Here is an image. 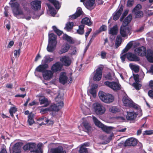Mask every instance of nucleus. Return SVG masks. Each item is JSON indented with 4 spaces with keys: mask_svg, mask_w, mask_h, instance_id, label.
<instances>
[{
    "mask_svg": "<svg viewBox=\"0 0 153 153\" xmlns=\"http://www.w3.org/2000/svg\"><path fill=\"white\" fill-rule=\"evenodd\" d=\"M144 28V26H141V27H140L139 28L137 29L136 31L137 32H142Z\"/></svg>",
    "mask_w": 153,
    "mask_h": 153,
    "instance_id": "nucleus-61",
    "label": "nucleus"
},
{
    "mask_svg": "<svg viewBox=\"0 0 153 153\" xmlns=\"http://www.w3.org/2000/svg\"><path fill=\"white\" fill-rule=\"evenodd\" d=\"M13 153H20V144L16 143L13 146Z\"/></svg>",
    "mask_w": 153,
    "mask_h": 153,
    "instance_id": "nucleus-35",
    "label": "nucleus"
},
{
    "mask_svg": "<svg viewBox=\"0 0 153 153\" xmlns=\"http://www.w3.org/2000/svg\"><path fill=\"white\" fill-rule=\"evenodd\" d=\"M62 97L59 95L56 97L55 101L57 102L56 104H53L49 108L50 111H58L63 106V102L62 101Z\"/></svg>",
    "mask_w": 153,
    "mask_h": 153,
    "instance_id": "nucleus-4",
    "label": "nucleus"
},
{
    "mask_svg": "<svg viewBox=\"0 0 153 153\" xmlns=\"http://www.w3.org/2000/svg\"><path fill=\"white\" fill-rule=\"evenodd\" d=\"M74 26V23L73 22H69L66 24L65 28L67 31H69Z\"/></svg>",
    "mask_w": 153,
    "mask_h": 153,
    "instance_id": "nucleus-41",
    "label": "nucleus"
},
{
    "mask_svg": "<svg viewBox=\"0 0 153 153\" xmlns=\"http://www.w3.org/2000/svg\"><path fill=\"white\" fill-rule=\"evenodd\" d=\"M33 115L31 113L29 114L27 122L30 125H31L34 123L33 119Z\"/></svg>",
    "mask_w": 153,
    "mask_h": 153,
    "instance_id": "nucleus-43",
    "label": "nucleus"
},
{
    "mask_svg": "<svg viewBox=\"0 0 153 153\" xmlns=\"http://www.w3.org/2000/svg\"><path fill=\"white\" fill-rule=\"evenodd\" d=\"M132 14H129L123 21V25L126 26L128 25L129 23L131 22L132 19Z\"/></svg>",
    "mask_w": 153,
    "mask_h": 153,
    "instance_id": "nucleus-36",
    "label": "nucleus"
},
{
    "mask_svg": "<svg viewBox=\"0 0 153 153\" xmlns=\"http://www.w3.org/2000/svg\"><path fill=\"white\" fill-rule=\"evenodd\" d=\"M20 53V49L18 50H15L14 51V56L16 58L19 57Z\"/></svg>",
    "mask_w": 153,
    "mask_h": 153,
    "instance_id": "nucleus-53",
    "label": "nucleus"
},
{
    "mask_svg": "<svg viewBox=\"0 0 153 153\" xmlns=\"http://www.w3.org/2000/svg\"><path fill=\"white\" fill-rule=\"evenodd\" d=\"M122 38L120 35H118L117 36L115 44L116 48H118L120 45L122 43Z\"/></svg>",
    "mask_w": 153,
    "mask_h": 153,
    "instance_id": "nucleus-34",
    "label": "nucleus"
},
{
    "mask_svg": "<svg viewBox=\"0 0 153 153\" xmlns=\"http://www.w3.org/2000/svg\"><path fill=\"white\" fill-rule=\"evenodd\" d=\"M153 134V130H147L145 131L144 135H150Z\"/></svg>",
    "mask_w": 153,
    "mask_h": 153,
    "instance_id": "nucleus-58",
    "label": "nucleus"
},
{
    "mask_svg": "<svg viewBox=\"0 0 153 153\" xmlns=\"http://www.w3.org/2000/svg\"><path fill=\"white\" fill-rule=\"evenodd\" d=\"M134 0H128L127 4V6L128 7H131L134 4Z\"/></svg>",
    "mask_w": 153,
    "mask_h": 153,
    "instance_id": "nucleus-52",
    "label": "nucleus"
},
{
    "mask_svg": "<svg viewBox=\"0 0 153 153\" xmlns=\"http://www.w3.org/2000/svg\"><path fill=\"white\" fill-rule=\"evenodd\" d=\"M137 114L134 111L127 112L126 117L127 120H134L136 119Z\"/></svg>",
    "mask_w": 153,
    "mask_h": 153,
    "instance_id": "nucleus-20",
    "label": "nucleus"
},
{
    "mask_svg": "<svg viewBox=\"0 0 153 153\" xmlns=\"http://www.w3.org/2000/svg\"><path fill=\"white\" fill-rule=\"evenodd\" d=\"M38 121H42L40 124L42 125V124H46L48 123V125H52L53 124V120L51 119H48L45 117H42L39 118Z\"/></svg>",
    "mask_w": 153,
    "mask_h": 153,
    "instance_id": "nucleus-21",
    "label": "nucleus"
},
{
    "mask_svg": "<svg viewBox=\"0 0 153 153\" xmlns=\"http://www.w3.org/2000/svg\"><path fill=\"white\" fill-rule=\"evenodd\" d=\"M52 28L54 32L59 36H60L62 34V32L58 29L55 26H53Z\"/></svg>",
    "mask_w": 153,
    "mask_h": 153,
    "instance_id": "nucleus-48",
    "label": "nucleus"
},
{
    "mask_svg": "<svg viewBox=\"0 0 153 153\" xmlns=\"http://www.w3.org/2000/svg\"><path fill=\"white\" fill-rule=\"evenodd\" d=\"M51 153H66L65 151L64 150L63 148L61 146H59L56 148L51 149Z\"/></svg>",
    "mask_w": 153,
    "mask_h": 153,
    "instance_id": "nucleus-24",
    "label": "nucleus"
},
{
    "mask_svg": "<svg viewBox=\"0 0 153 153\" xmlns=\"http://www.w3.org/2000/svg\"><path fill=\"white\" fill-rule=\"evenodd\" d=\"M63 39L66 40L70 43H72L73 41L71 38L67 35H64L63 36Z\"/></svg>",
    "mask_w": 153,
    "mask_h": 153,
    "instance_id": "nucleus-49",
    "label": "nucleus"
},
{
    "mask_svg": "<svg viewBox=\"0 0 153 153\" xmlns=\"http://www.w3.org/2000/svg\"><path fill=\"white\" fill-rule=\"evenodd\" d=\"M70 47V45L68 43H66L64 44L62 46L61 49L59 51L58 53L59 54H61L67 52L69 50Z\"/></svg>",
    "mask_w": 153,
    "mask_h": 153,
    "instance_id": "nucleus-23",
    "label": "nucleus"
},
{
    "mask_svg": "<svg viewBox=\"0 0 153 153\" xmlns=\"http://www.w3.org/2000/svg\"><path fill=\"white\" fill-rule=\"evenodd\" d=\"M57 42H56L55 41L53 42H51L50 41L47 48V51L50 52H53L55 49Z\"/></svg>",
    "mask_w": 153,
    "mask_h": 153,
    "instance_id": "nucleus-17",
    "label": "nucleus"
},
{
    "mask_svg": "<svg viewBox=\"0 0 153 153\" xmlns=\"http://www.w3.org/2000/svg\"><path fill=\"white\" fill-rule=\"evenodd\" d=\"M12 8L13 13L15 16L18 19L25 18L27 20L31 19L30 16L27 17L24 13L22 10L19 7V4L17 1L13 2L10 4Z\"/></svg>",
    "mask_w": 153,
    "mask_h": 153,
    "instance_id": "nucleus-2",
    "label": "nucleus"
},
{
    "mask_svg": "<svg viewBox=\"0 0 153 153\" xmlns=\"http://www.w3.org/2000/svg\"><path fill=\"white\" fill-rule=\"evenodd\" d=\"M14 44V42L13 41H10L9 43L7 46V47L8 48H11L13 45Z\"/></svg>",
    "mask_w": 153,
    "mask_h": 153,
    "instance_id": "nucleus-63",
    "label": "nucleus"
},
{
    "mask_svg": "<svg viewBox=\"0 0 153 153\" xmlns=\"http://www.w3.org/2000/svg\"><path fill=\"white\" fill-rule=\"evenodd\" d=\"M60 60L62 63L63 65L66 66L70 65L71 63V58L68 56H62L60 59Z\"/></svg>",
    "mask_w": 153,
    "mask_h": 153,
    "instance_id": "nucleus-14",
    "label": "nucleus"
},
{
    "mask_svg": "<svg viewBox=\"0 0 153 153\" xmlns=\"http://www.w3.org/2000/svg\"><path fill=\"white\" fill-rule=\"evenodd\" d=\"M99 96L101 101L107 103L112 102L114 99V97L112 95L105 93L102 91H100L99 92Z\"/></svg>",
    "mask_w": 153,
    "mask_h": 153,
    "instance_id": "nucleus-3",
    "label": "nucleus"
},
{
    "mask_svg": "<svg viewBox=\"0 0 153 153\" xmlns=\"http://www.w3.org/2000/svg\"><path fill=\"white\" fill-rule=\"evenodd\" d=\"M82 123L83 126L85 129L88 131L90 130L91 127L89 124L88 123L84 122Z\"/></svg>",
    "mask_w": 153,
    "mask_h": 153,
    "instance_id": "nucleus-50",
    "label": "nucleus"
},
{
    "mask_svg": "<svg viewBox=\"0 0 153 153\" xmlns=\"http://www.w3.org/2000/svg\"><path fill=\"white\" fill-rule=\"evenodd\" d=\"M82 13L81 8L78 7L77 8L76 12L73 15L69 16V18L71 19H74L79 16Z\"/></svg>",
    "mask_w": 153,
    "mask_h": 153,
    "instance_id": "nucleus-25",
    "label": "nucleus"
},
{
    "mask_svg": "<svg viewBox=\"0 0 153 153\" xmlns=\"http://www.w3.org/2000/svg\"><path fill=\"white\" fill-rule=\"evenodd\" d=\"M132 45V43L131 42L129 43L127 45L126 47L122 51V53H124L127 52L131 48ZM120 58L123 62L125 61L126 58H127L129 60L132 61L137 62L140 60L139 57L137 55L131 53H128L124 54H121Z\"/></svg>",
    "mask_w": 153,
    "mask_h": 153,
    "instance_id": "nucleus-1",
    "label": "nucleus"
},
{
    "mask_svg": "<svg viewBox=\"0 0 153 153\" xmlns=\"http://www.w3.org/2000/svg\"><path fill=\"white\" fill-rule=\"evenodd\" d=\"M54 59V57L50 55H47L45 56L42 60V62L43 64H47L53 60Z\"/></svg>",
    "mask_w": 153,
    "mask_h": 153,
    "instance_id": "nucleus-27",
    "label": "nucleus"
},
{
    "mask_svg": "<svg viewBox=\"0 0 153 153\" xmlns=\"http://www.w3.org/2000/svg\"><path fill=\"white\" fill-rule=\"evenodd\" d=\"M48 68V64H43V65H40L36 68V70L37 71L39 72H44L45 69Z\"/></svg>",
    "mask_w": 153,
    "mask_h": 153,
    "instance_id": "nucleus-30",
    "label": "nucleus"
},
{
    "mask_svg": "<svg viewBox=\"0 0 153 153\" xmlns=\"http://www.w3.org/2000/svg\"><path fill=\"white\" fill-rule=\"evenodd\" d=\"M134 79L136 82H139L143 79L144 76V74L142 71H140L139 73L136 74H133Z\"/></svg>",
    "mask_w": 153,
    "mask_h": 153,
    "instance_id": "nucleus-18",
    "label": "nucleus"
},
{
    "mask_svg": "<svg viewBox=\"0 0 153 153\" xmlns=\"http://www.w3.org/2000/svg\"><path fill=\"white\" fill-rule=\"evenodd\" d=\"M39 100L41 104H44V107H47L49 105V102L47 98L43 97H41L39 98Z\"/></svg>",
    "mask_w": 153,
    "mask_h": 153,
    "instance_id": "nucleus-31",
    "label": "nucleus"
},
{
    "mask_svg": "<svg viewBox=\"0 0 153 153\" xmlns=\"http://www.w3.org/2000/svg\"><path fill=\"white\" fill-rule=\"evenodd\" d=\"M103 68L102 67H98L93 73V79L95 81H99L101 79Z\"/></svg>",
    "mask_w": 153,
    "mask_h": 153,
    "instance_id": "nucleus-8",
    "label": "nucleus"
},
{
    "mask_svg": "<svg viewBox=\"0 0 153 153\" xmlns=\"http://www.w3.org/2000/svg\"><path fill=\"white\" fill-rule=\"evenodd\" d=\"M80 153H88L87 149L85 148L84 146H82L80 148L79 150Z\"/></svg>",
    "mask_w": 153,
    "mask_h": 153,
    "instance_id": "nucleus-51",
    "label": "nucleus"
},
{
    "mask_svg": "<svg viewBox=\"0 0 153 153\" xmlns=\"http://www.w3.org/2000/svg\"><path fill=\"white\" fill-rule=\"evenodd\" d=\"M89 91L93 97H95L96 96V90L91 88L90 90Z\"/></svg>",
    "mask_w": 153,
    "mask_h": 153,
    "instance_id": "nucleus-59",
    "label": "nucleus"
},
{
    "mask_svg": "<svg viewBox=\"0 0 153 153\" xmlns=\"http://www.w3.org/2000/svg\"><path fill=\"white\" fill-rule=\"evenodd\" d=\"M30 149H33V150H31V152H34V153H42V151L41 148L39 146L36 149L35 148L36 145L35 143H29Z\"/></svg>",
    "mask_w": 153,
    "mask_h": 153,
    "instance_id": "nucleus-15",
    "label": "nucleus"
},
{
    "mask_svg": "<svg viewBox=\"0 0 153 153\" xmlns=\"http://www.w3.org/2000/svg\"><path fill=\"white\" fill-rule=\"evenodd\" d=\"M68 78L65 73H61L59 78V82L62 84H64L67 82Z\"/></svg>",
    "mask_w": 153,
    "mask_h": 153,
    "instance_id": "nucleus-28",
    "label": "nucleus"
},
{
    "mask_svg": "<svg viewBox=\"0 0 153 153\" xmlns=\"http://www.w3.org/2000/svg\"><path fill=\"white\" fill-rule=\"evenodd\" d=\"M141 7V5L138 4L132 10V13L135 16V18H140L143 16V12L140 10Z\"/></svg>",
    "mask_w": 153,
    "mask_h": 153,
    "instance_id": "nucleus-10",
    "label": "nucleus"
},
{
    "mask_svg": "<svg viewBox=\"0 0 153 153\" xmlns=\"http://www.w3.org/2000/svg\"><path fill=\"white\" fill-rule=\"evenodd\" d=\"M81 23L86 25L90 26L91 24V22L89 18L87 17H85L82 19Z\"/></svg>",
    "mask_w": 153,
    "mask_h": 153,
    "instance_id": "nucleus-40",
    "label": "nucleus"
},
{
    "mask_svg": "<svg viewBox=\"0 0 153 153\" xmlns=\"http://www.w3.org/2000/svg\"><path fill=\"white\" fill-rule=\"evenodd\" d=\"M17 110V108L15 106L12 107L10 108L9 110V112L11 117H13L14 116L13 114L15 113Z\"/></svg>",
    "mask_w": 153,
    "mask_h": 153,
    "instance_id": "nucleus-46",
    "label": "nucleus"
},
{
    "mask_svg": "<svg viewBox=\"0 0 153 153\" xmlns=\"http://www.w3.org/2000/svg\"><path fill=\"white\" fill-rule=\"evenodd\" d=\"M63 65L60 62H57L53 64L51 67V70L53 72L61 71Z\"/></svg>",
    "mask_w": 153,
    "mask_h": 153,
    "instance_id": "nucleus-13",
    "label": "nucleus"
},
{
    "mask_svg": "<svg viewBox=\"0 0 153 153\" xmlns=\"http://www.w3.org/2000/svg\"><path fill=\"white\" fill-rule=\"evenodd\" d=\"M137 140L136 139L131 138L127 140L125 143V146H134L137 144Z\"/></svg>",
    "mask_w": 153,
    "mask_h": 153,
    "instance_id": "nucleus-19",
    "label": "nucleus"
},
{
    "mask_svg": "<svg viewBox=\"0 0 153 153\" xmlns=\"http://www.w3.org/2000/svg\"><path fill=\"white\" fill-rule=\"evenodd\" d=\"M95 0H89L86 1L85 4V7L88 9L91 10L94 8Z\"/></svg>",
    "mask_w": 153,
    "mask_h": 153,
    "instance_id": "nucleus-26",
    "label": "nucleus"
},
{
    "mask_svg": "<svg viewBox=\"0 0 153 153\" xmlns=\"http://www.w3.org/2000/svg\"><path fill=\"white\" fill-rule=\"evenodd\" d=\"M32 9L34 10H38L41 8V1H34L31 3Z\"/></svg>",
    "mask_w": 153,
    "mask_h": 153,
    "instance_id": "nucleus-22",
    "label": "nucleus"
},
{
    "mask_svg": "<svg viewBox=\"0 0 153 153\" xmlns=\"http://www.w3.org/2000/svg\"><path fill=\"white\" fill-rule=\"evenodd\" d=\"M109 110L110 111L113 113H116L120 111V109L115 106L111 107L109 108Z\"/></svg>",
    "mask_w": 153,
    "mask_h": 153,
    "instance_id": "nucleus-45",
    "label": "nucleus"
},
{
    "mask_svg": "<svg viewBox=\"0 0 153 153\" xmlns=\"http://www.w3.org/2000/svg\"><path fill=\"white\" fill-rule=\"evenodd\" d=\"M92 119L95 125L98 127L101 128L104 132L109 133L113 129V127L103 125L98 119L94 116H92Z\"/></svg>",
    "mask_w": 153,
    "mask_h": 153,
    "instance_id": "nucleus-5",
    "label": "nucleus"
},
{
    "mask_svg": "<svg viewBox=\"0 0 153 153\" xmlns=\"http://www.w3.org/2000/svg\"><path fill=\"white\" fill-rule=\"evenodd\" d=\"M93 108L96 114L101 115L104 114L106 111L105 107L101 104L96 102L93 105Z\"/></svg>",
    "mask_w": 153,
    "mask_h": 153,
    "instance_id": "nucleus-6",
    "label": "nucleus"
},
{
    "mask_svg": "<svg viewBox=\"0 0 153 153\" xmlns=\"http://www.w3.org/2000/svg\"><path fill=\"white\" fill-rule=\"evenodd\" d=\"M107 53L104 51H102L101 52L100 56L102 59H105L106 57Z\"/></svg>",
    "mask_w": 153,
    "mask_h": 153,
    "instance_id": "nucleus-55",
    "label": "nucleus"
},
{
    "mask_svg": "<svg viewBox=\"0 0 153 153\" xmlns=\"http://www.w3.org/2000/svg\"><path fill=\"white\" fill-rule=\"evenodd\" d=\"M123 102L124 105L127 107H133L137 109V105L134 103L127 96H125L123 98Z\"/></svg>",
    "mask_w": 153,
    "mask_h": 153,
    "instance_id": "nucleus-7",
    "label": "nucleus"
},
{
    "mask_svg": "<svg viewBox=\"0 0 153 153\" xmlns=\"http://www.w3.org/2000/svg\"><path fill=\"white\" fill-rule=\"evenodd\" d=\"M50 111L49 108H42L40 109V112L42 114L46 113L48 111Z\"/></svg>",
    "mask_w": 153,
    "mask_h": 153,
    "instance_id": "nucleus-57",
    "label": "nucleus"
},
{
    "mask_svg": "<svg viewBox=\"0 0 153 153\" xmlns=\"http://www.w3.org/2000/svg\"><path fill=\"white\" fill-rule=\"evenodd\" d=\"M53 72L51 70H45L43 73V76L45 80H49L53 77Z\"/></svg>",
    "mask_w": 153,
    "mask_h": 153,
    "instance_id": "nucleus-16",
    "label": "nucleus"
},
{
    "mask_svg": "<svg viewBox=\"0 0 153 153\" xmlns=\"http://www.w3.org/2000/svg\"><path fill=\"white\" fill-rule=\"evenodd\" d=\"M84 25H81L79 26V29L77 30V33L79 34L82 35L84 32Z\"/></svg>",
    "mask_w": 153,
    "mask_h": 153,
    "instance_id": "nucleus-44",
    "label": "nucleus"
},
{
    "mask_svg": "<svg viewBox=\"0 0 153 153\" xmlns=\"http://www.w3.org/2000/svg\"><path fill=\"white\" fill-rule=\"evenodd\" d=\"M48 36V42H49L50 41H51V42H53L54 41L56 42H57L56 40V36L53 33L49 34Z\"/></svg>",
    "mask_w": 153,
    "mask_h": 153,
    "instance_id": "nucleus-42",
    "label": "nucleus"
},
{
    "mask_svg": "<svg viewBox=\"0 0 153 153\" xmlns=\"http://www.w3.org/2000/svg\"><path fill=\"white\" fill-rule=\"evenodd\" d=\"M30 145L29 143H28L26 144L23 147V149L25 150L30 149Z\"/></svg>",
    "mask_w": 153,
    "mask_h": 153,
    "instance_id": "nucleus-60",
    "label": "nucleus"
},
{
    "mask_svg": "<svg viewBox=\"0 0 153 153\" xmlns=\"http://www.w3.org/2000/svg\"><path fill=\"white\" fill-rule=\"evenodd\" d=\"M100 29L101 31H105L106 30L107 27L105 25H103L100 27Z\"/></svg>",
    "mask_w": 153,
    "mask_h": 153,
    "instance_id": "nucleus-62",
    "label": "nucleus"
},
{
    "mask_svg": "<svg viewBox=\"0 0 153 153\" xmlns=\"http://www.w3.org/2000/svg\"><path fill=\"white\" fill-rule=\"evenodd\" d=\"M128 11L129 10L128 9L126 10L125 11L122 15V16L120 19V21H122L123 20L124 17L128 14Z\"/></svg>",
    "mask_w": 153,
    "mask_h": 153,
    "instance_id": "nucleus-56",
    "label": "nucleus"
},
{
    "mask_svg": "<svg viewBox=\"0 0 153 153\" xmlns=\"http://www.w3.org/2000/svg\"><path fill=\"white\" fill-rule=\"evenodd\" d=\"M57 9H59L60 7V4L59 1L56 0H48Z\"/></svg>",
    "mask_w": 153,
    "mask_h": 153,
    "instance_id": "nucleus-39",
    "label": "nucleus"
},
{
    "mask_svg": "<svg viewBox=\"0 0 153 153\" xmlns=\"http://www.w3.org/2000/svg\"><path fill=\"white\" fill-rule=\"evenodd\" d=\"M48 7L50 14L52 16H54L57 13L56 10L53 8L49 6H48Z\"/></svg>",
    "mask_w": 153,
    "mask_h": 153,
    "instance_id": "nucleus-47",
    "label": "nucleus"
},
{
    "mask_svg": "<svg viewBox=\"0 0 153 153\" xmlns=\"http://www.w3.org/2000/svg\"><path fill=\"white\" fill-rule=\"evenodd\" d=\"M129 66L131 69L135 72L137 73L139 71V67L138 65L132 64H130Z\"/></svg>",
    "mask_w": 153,
    "mask_h": 153,
    "instance_id": "nucleus-38",
    "label": "nucleus"
},
{
    "mask_svg": "<svg viewBox=\"0 0 153 153\" xmlns=\"http://www.w3.org/2000/svg\"><path fill=\"white\" fill-rule=\"evenodd\" d=\"M130 28L126 25H123L120 29V33L123 37H126L131 34Z\"/></svg>",
    "mask_w": 153,
    "mask_h": 153,
    "instance_id": "nucleus-11",
    "label": "nucleus"
},
{
    "mask_svg": "<svg viewBox=\"0 0 153 153\" xmlns=\"http://www.w3.org/2000/svg\"><path fill=\"white\" fill-rule=\"evenodd\" d=\"M137 82L134 83L133 85L136 90H139L140 88L141 85Z\"/></svg>",
    "mask_w": 153,
    "mask_h": 153,
    "instance_id": "nucleus-54",
    "label": "nucleus"
},
{
    "mask_svg": "<svg viewBox=\"0 0 153 153\" xmlns=\"http://www.w3.org/2000/svg\"><path fill=\"white\" fill-rule=\"evenodd\" d=\"M123 10V7L121 6L118 10L114 13V15L113 19L114 20H116L118 19L120 15L122 12Z\"/></svg>",
    "mask_w": 153,
    "mask_h": 153,
    "instance_id": "nucleus-32",
    "label": "nucleus"
},
{
    "mask_svg": "<svg viewBox=\"0 0 153 153\" xmlns=\"http://www.w3.org/2000/svg\"><path fill=\"white\" fill-rule=\"evenodd\" d=\"M83 113L85 115H87L90 114L91 111L90 109L86 106L82 105L81 107Z\"/></svg>",
    "mask_w": 153,
    "mask_h": 153,
    "instance_id": "nucleus-37",
    "label": "nucleus"
},
{
    "mask_svg": "<svg viewBox=\"0 0 153 153\" xmlns=\"http://www.w3.org/2000/svg\"><path fill=\"white\" fill-rule=\"evenodd\" d=\"M134 51L135 53L139 56H146V49L143 46L136 48Z\"/></svg>",
    "mask_w": 153,
    "mask_h": 153,
    "instance_id": "nucleus-12",
    "label": "nucleus"
},
{
    "mask_svg": "<svg viewBox=\"0 0 153 153\" xmlns=\"http://www.w3.org/2000/svg\"><path fill=\"white\" fill-rule=\"evenodd\" d=\"M118 32V28L117 25H115L112 27L110 28L109 30L108 33L112 35H117Z\"/></svg>",
    "mask_w": 153,
    "mask_h": 153,
    "instance_id": "nucleus-33",
    "label": "nucleus"
},
{
    "mask_svg": "<svg viewBox=\"0 0 153 153\" xmlns=\"http://www.w3.org/2000/svg\"><path fill=\"white\" fill-rule=\"evenodd\" d=\"M104 84L114 91L119 90L121 89V85L118 82L106 81L105 82Z\"/></svg>",
    "mask_w": 153,
    "mask_h": 153,
    "instance_id": "nucleus-9",
    "label": "nucleus"
},
{
    "mask_svg": "<svg viewBox=\"0 0 153 153\" xmlns=\"http://www.w3.org/2000/svg\"><path fill=\"white\" fill-rule=\"evenodd\" d=\"M148 94L149 97H151L153 98V91L152 90H149L148 92Z\"/></svg>",
    "mask_w": 153,
    "mask_h": 153,
    "instance_id": "nucleus-64",
    "label": "nucleus"
},
{
    "mask_svg": "<svg viewBox=\"0 0 153 153\" xmlns=\"http://www.w3.org/2000/svg\"><path fill=\"white\" fill-rule=\"evenodd\" d=\"M146 57L149 62H153V51L151 50H148Z\"/></svg>",
    "mask_w": 153,
    "mask_h": 153,
    "instance_id": "nucleus-29",
    "label": "nucleus"
}]
</instances>
